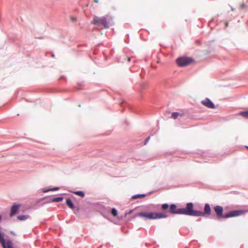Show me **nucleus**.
I'll return each mask as SVG.
<instances>
[{
	"instance_id": "nucleus-29",
	"label": "nucleus",
	"mask_w": 248,
	"mask_h": 248,
	"mask_svg": "<svg viewBox=\"0 0 248 248\" xmlns=\"http://www.w3.org/2000/svg\"><path fill=\"white\" fill-rule=\"evenodd\" d=\"M247 148L248 149V146H247Z\"/></svg>"
},
{
	"instance_id": "nucleus-15",
	"label": "nucleus",
	"mask_w": 248,
	"mask_h": 248,
	"mask_svg": "<svg viewBox=\"0 0 248 248\" xmlns=\"http://www.w3.org/2000/svg\"><path fill=\"white\" fill-rule=\"evenodd\" d=\"M59 189V187H55L53 188H51V189H43L42 190V191L44 193H46V192H47L49 191H55V190H58Z\"/></svg>"
},
{
	"instance_id": "nucleus-14",
	"label": "nucleus",
	"mask_w": 248,
	"mask_h": 248,
	"mask_svg": "<svg viewBox=\"0 0 248 248\" xmlns=\"http://www.w3.org/2000/svg\"><path fill=\"white\" fill-rule=\"evenodd\" d=\"M146 195L145 194H136L132 197V199H136L138 198H141L144 197Z\"/></svg>"
},
{
	"instance_id": "nucleus-19",
	"label": "nucleus",
	"mask_w": 248,
	"mask_h": 248,
	"mask_svg": "<svg viewBox=\"0 0 248 248\" xmlns=\"http://www.w3.org/2000/svg\"><path fill=\"white\" fill-rule=\"evenodd\" d=\"M179 113L177 112H174L172 113L171 117L174 119H176L179 116Z\"/></svg>"
},
{
	"instance_id": "nucleus-27",
	"label": "nucleus",
	"mask_w": 248,
	"mask_h": 248,
	"mask_svg": "<svg viewBox=\"0 0 248 248\" xmlns=\"http://www.w3.org/2000/svg\"><path fill=\"white\" fill-rule=\"evenodd\" d=\"M228 26V23H226V26Z\"/></svg>"
},
{
	"instance_id": "nucleus-25",
	"label": "nucleus",
	"mask_w": 248,
	"mask_h": 248,
	"mask_svg": "<svg viewBox=\"0 0 248 248\" xmlns=\"http://www.w3.org/2000/svg\"><path fill=\"white\" fill-rule=\"evenodd\" d=\"M94 2L98 3L99 0H94Z\"/></svg>"
},
{
	"instance_id": "nucleus-5",
	"label": "nucleus",
	"mask_w": 248,
	"mask_h": 248,
	"mask_svg": "<svg viewBox=\"0 0 248 248\" xmlns=\"http://www.w3.org/2000/svg\"><path fill=\"white\" fill-rule=\"evenodd\" d=\"M194 61V60L190 57H181L176 60V62L179 67H185L189 65Z\"/></svg>"
},
{
	"instance_id": "nucleus-23",
	"label": "nucleus",
	"mask_w": 248,
	"mask_h": 248,
	"mask_svg": "<svg viewBox=\"0 0 248 248\" xmlns=\"http://www.w3.org/2000/svg\"><path fill=\"white\" fill-rule=\"evenodd\" d=\"M132 212V210H130L128 213H126L125 215H127V214H130Z\"/></svg>"
},
{
	"instance_id": "nucleus-1",
	"label": "nucleus",
	"mask_w": 248,
	"mask_h": 248,
	"mask_svg": "<svg viewBox=\"0 0 248 248\" xmlns=\"http://www.w3.org/2000/svg\"><path fill=\"white\" fill-rule=\"evenodd\" d=\"M217 217L218 218H227L237 217L243 214L245 211L243 210H233L223 214V208L220 205H217L214 208Z\"/></svg>"
},
{
	"instance_id": "nucleus-20",
	"label": "nucleus",
	"mask_w": 248,
	"mask_h": 248,
	"mask_svg": "<svg viewBox=\"0 0 248 248\" xmlns=\"http://www.w3.org/2000/svg\"><path fill=\"white\" fill-rule=\"evenodd\" d=\"M247 7V5L245 4L244 3H242L240 6V9H245Z\"/></svg>"
},
{
	"instance_id": "nucleus-13",
	"label": "nucleus",
	"mask_w": 248,
	"mask_h": 248,
	"mask_svg": "<svg viewBox=\"0 0 248 248\" xmlns=\"http://www.w3.org/2000/svg\"><path fill=\"white\" fill-rule=\"evenodd\" d=\"M239 114L243 117L248 119V110L241 111Z\"/></svg>"
},
{
	"instance_id": "nucleus-8",
	"label": "nucleus",
	"mask_w": 248,
	"mask_h": 248,
	"mask_svg": "<svg viewBox=\"0 0 248 248\" xmlns=\"http://www.w3.org/2000/svg\"><path fill=\"white\" fill-rule=\"evenodd\" d=\"M20 204H14L11 207V213L10 216L13 217L17 213L19 208L20 207Z\"/></svg>"
},
{
	"instance_id": "nucleus-7",
	"label": "nucleus",
	"mask_w": 248,
	"mask_h": 248,
	"mask_svg": "<svg viewBox=\"0 0 248 248\" xmlns=\"http://www.w3.org/2000/svg\"><path fill=\"white\" fill-rule=\"evenodd\" d=\"M201 103L205 107L210 108H215V106L213 102L209 98H206L205 100L202 101Z\"/></svg>"
},
{
	"instance_id": "nucleus-4",
	"label": "nucleus",
	"mask_w": 248,
	"mask_h": 248,
	"mask_svg": "<svg viewBox=\"0 0 248 248\" xmlns=\"http://www.w3.org/2000/svg\"><path fill=\"white\" fill-rule=\"evenodd\" d=\"M92 23L97 26H103L105 28L109 27V19L108 16L99 17L95 16L92 21Z\"/></svg>"
},
{
	"instance_id": "nucleus-12",
	"label": "nucleus",
	"mask_w": 248,
	"mask_h": 248,
	"mask_svg": "<svg viewBox=\"0 0 248 248\" xmlns=\"http://www.w3.org/2000/svg\"><path fill=\"white\" fill-rule=\"evenodd\" d=\"M73 193L76 194V195L79 196L81 197H84L85 196V193L83 191H76L73 192Z\"/></svg>"
},
{
	"instance_id": "nucleus-3",
	"label": "nucleus",
	"mask_w": 248,
	"mask_h": 248,
	"mask_svg": "<svg viewBox=\"0 0 248 248\" xmlns=\"http://www.w3.org/2000/svg\"><path fill=\"white\" fill-rule=\"evenodd\" d=\"M170 213L171 214L185 215L190 216V202L186 204L185 208L177 209L175 204H171L170 206Z\"/></svg>"
},
{
	"instance_id": "nucleus-9",
	"label": "nucleus",
	"mask_w": 248,
	"mask_h": 248,
	"mask_svg": "<svg viewBox=\"0 0 248 248\" xmlns=\"http://www.w3.org/2000/svg\"><path fill=\"white\" fill-rule=\"evenodd\" d=\"M169 217V215L164 213H154V219L159 218H165Z\"/></svg>"
},
{
	"instance_id": "nucleus-24",
	"label": "nucleus",
	"mask_w": 248,
	"mask_h": 248,
	"mask_svg": "<svg viewBox=\"0 0 248 248\" xmlns=\"http://www.w3.org/2000/svg\"><path fill=\"white\" fill-rule=\"evenodd\" d=\"M130 59H131V58H130L128 57L127 60H128V62H130Z\"/></svg>"
},
{
	"instance_id": "nucleus-28",
	"label": "nucleus",
	"mask_w": 248,
	"mask_h": 248,
	"mask_svg": "<svg viewBox=\"0 0 248 248\" xmlns=\"http://www.w3.org/2000/svg\"><path fill=\"white\" fill-rule=\"evenodd\" d=\"M38 38L42 39V38H43V37H39Z\"/></svg>"
},
{
	"instance_id": "nucleus-6",
	"label": "nucleus",
	"mask_w": 248,
	"mask_h": 248,
	"mask_svg": "<svg viewBox=\"0 0 248 248\" xmlns=\"http://www.w3.org/2000/svg\"><path fill=\"white\" fill-rule=\"evenodd\" d=\"M135 217H144L149 219H154V213L140 212Z\"/></svg>"
},
{
	"instance_id": "nucleus-11",
	"label": "nucleus",
	"mask_w": 248,
	"mask_h": 248,
	"mask_svg": "<svg viewBox=\"0 0 248 248\" xmlns=\"http://www.w3.org/2000/svg\"><path fill=\"white\" fill-rule=\"evenodd\" d=\"M63 199V197H58L55 198H53L51 199V202H62Z\"/></svg>"
},
{
	"instance_id": "nucleus-21",
	"label": "nucleus",
	"mask_w": 248,
	"mask_h": 248,
	"mask_svg": "<svg viewBox=\"0 0 248 248\" xmlns=\"http://www.w3.org/2000/svg\"><path fill=\"white\" fill-rule=\"evenodd\" d=\"M150 139V136H149V137H148L146 138V139L145 140V141H144V145H146V144L147 143V142H148V141Z\"/></svg>"
},
{
	"instance_id": "nucleus-22",
	"label": "nucleus",
	"mask_w": 248,
	"mask_h": 248,
	"mask_svg": "<svg viewBox=\"0 0 248 248\" xmlns=\"http://www.w3.org/2000/svg\"><path fill=\"white\" fill-rule=\"evenodd\" d=\"M71 20L72 22H75L76 21V18L74 16H71Z\"/></svg>"
},
{
	"instance_id": "nucleus-10",
	"label": "nucleus",
	"mask_w": 248,
	"mask_h": 248,
	"mask_svg": "<svg viewBox=\"0 0 248 248\" xmlns=\"http://www.w3.org/2000/svg\"><path fill=\"white\" fill-rule=\"evenodd\" d=\"M66 204L71 209H74L75 207L74 204L70 198H68L66 200Z\"/></svg>"
},
{
	"instance_id": "nucleus-2",
	"label": "nucleus",
	"mask_w": 248,
	"mask_h": 248,
	"mask_svg": "<svg viewBox=\"0 0 248 248\" xmlns=\"http://www.w3.org/2000/svg\"><path fill=\"white\" fill-rule=\"evenodd\" d=\"M193 207V203L190 202V216L208 217L211 214V208L209 203L205 204L203 212L194 210Z\"/></svg>"
},
{
	"instance_id": "nucleus-16",
	"label": "nucleus",
	"mask_w": 248,
	"mask_h": 248,
	"mask_svg": "<svg viewBox=\"0 0 248 248\" xmlns=\"http://www.w3.org/2000/svg\"><path fill=\"white\" fill-rule=\"evenodd\" d=\"M17 218L19 220H24L28 218V216H26V215L18 216Z\"/></svg>"
},
{
	"instance_id": "nucleus-18",
	"label": "nucleus",
	"mask_w": 248,
	"mask_h": 248,
	"mask_svg": "<svg viewBox=\"0 0 248 248\" xmlns=\"http://www.w3.org/2000/svg\"><path fill=\"white\" fill-rule=\"evenodd\" d=\"M169 207V205L168 203H164L161 205V209L163 211L166 210Z\"/></svg>"
},
{
	"instance_id": "nucleus-26",
	"label": "nucleus",
	"mask_w": 248,
	"mask_h": 248,
	"mask_svg": "<svg viewBox=\"0 0 248 248\" xmlns=\"http://www.w3.org/2000/svg\"><path fill=\"white\" fill-rule=\"evenodd\" d=\"M51 56H52V57H54V55L53 54H52Z\"/></svg>"
},
{
	"instance_id": "nucleus-17",
	"label": "nucleus",
	"mask_w": 248,
	"mask_h": 248,
	"mask_svg": "<svg viewBox=\"0 0 248 248\" xmlns=\"http://www.w3.org/2000/svg\"><path fill=\"white\" fill-rule=\"evenodd\" d=\"M111 214L113 216L116 217L118 214V212L116 209L115 208H112L111 210Z\"/></svg>"
}]
</instances>
